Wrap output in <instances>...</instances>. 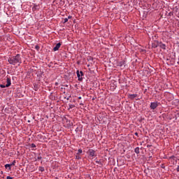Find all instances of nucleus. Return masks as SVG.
Returning a JSON list of instances; mask_svg holds the SVG:
<instances>
[{"mask_svg":"<svg viewBox=\"0 0 179 179\" xmlns=\"http://www.w3.org/2000/svg\"><path fill=\"white\" fill-rule=\"evenodd\" d=\"M76 159H81V157L78 155H77L76 156Z\"/></svg>","mask_w":179,"mask_h":179,"instance_id":"4be33fe9","label":"nucleus"},{"mask_svg":"<svg viewBox=\"0 0 179 179\" xmlns=\"http://www.w3.org/2000/svg\"><path fill=\"white\" fill-rule=\"evenodd\" d=\"M169 159L171 160H174L175 162H177V157H176V156L173 155L171 157H169Z\"/></svg>","mask_w":179,"mask_h":179,"instance_id":"4468645a","label":"nucleus"},{"mask_svg":"<svg viewBox=\"0 0 179 179\" xmlns=\"http://www.w3.org/2000/svg\"><path fill=\"white\" fill-rule=\"evenodd\" d=\"M68 19H72V16L69 15V16L68 17Z\"/></svg>","mask_w":179,"mask_h":179,"instance_id":"c756f323","label":"nucleus"},{"mask_svg":"<svg viewBox=\"0 0 179 179\" xmlns=\"http://www.w3.org/2000/svg\"><path fill=\"white\" fill-rule=\"evenodd\" d=\"M158 47H160L162 50H166V44L162 43V42H159Z\"/></svg>","mask_w":179,"mask_h":179,"instance_id":"0eeeda50","label":"nucleus"},{"mask_svg":"<svg viewBox=\"0 0 179 179\" xmlns=\"http://www.w3.org/2000/svg\"><path fill=\"white\" fill-rule=\"evenodd\" d=\"M78 99H79V100H81V99H82V96H79V97H78Z\"/></svg>","mask_w":179,"mask_h":179,"instance_id":"2f4dec72","label":"nucleus"},{"mask_svg":"<svg viewBox=\"0 0 179 179\" xmlns=\"http://www.w3.org/2000/svg\"><path fill=\"white\" fill-rule=\"evenodd\" d=\"M135 135H136V136H138V132H136Z\"/></svg>","mask_w":179,"mask_h":179,"instance_id":"7c9ffc66","label":"nucleus"},{"mask_svg":"<svg viewBox=\"0 0 179 179\" xmlns=\"http://www.w3.org/2000/svg\"><path fill=\"white\" fill-rule=\"evenodd\" d=\"M67 22H68V18H65L64 23H66Z\"/></svg>","mask_w":179,"mask_h":179,"instance_id":"393cba45","label":"nucleus"},{"mask_svg":"<svg viewBox=\"0 0 179 179\" xmlns=\"http://www.w3.org/2000/svg\"><path fill=\"white\" fill-rule=\"evenodd\" d=\"M67 100H69V98H67Z\"/></svg>","mask_w":179,"mask_h":179,"instance_id":"e433bc0d","label":"nucleus"},{"mask_svg":"<svg viewBox=\"0 0 179 179\" xmlns=\"http://www.w3.org/2000/svg\"><path fill=\"white\" fill-rule=\"evenodd\" d=\"M75 105L71 104L69 105V108H74Z\"/></svg>","mask_w":179,"mask_h":179,"instance_id":"412c9836","label":"nucleus"},{"mask_svg":"<svg viewBox=\"0 0 179 179\" xmlns=\"http://www.w3.org/2000/svg\"><path fill=\"white\" fill-rule=\"evenodd\" d=\"M40 9V6H37L34 4V7L32 8L33 12H35V10H38Z\"/></svg>","mask_w":179,"mask_h":179,"instance_id":"1a4fd4ad","label":"nucleus"},{"mask_svg":"<svg viewBox=\"0 0 179 179\" xmlns=\"http://www.w3.org/2000/svg\"><path fill=\"white\" fill-rule=\"evenodd\" d=\"M152 48H157L159 47V41H155L152 44Z\"/></svg>","mask_w":179,"mask_h":179,"instance_id":"423d86ee","label":"nucleus"},{"mask_svg":"<svg viewBox=\"0 0 179 179\" xmlns=\"http://www.w3.org/2000/svg\"><path fill=\"white\" fill-rule=\"evenodd\" d=\"M38 170H39V171H41V173H43V171H45L44 167H43V166H39Z\"/></svg>","mask_w":179,"mask_h":179,"instance_id":"dca6fc26","label":"nucleus"},{"mask_svg":"<svg viewBox=\"0 0 179 179\" xmlns=\"http://www.w3.org/2000/svg\"><path fill=\"white\" fill-rule=\"evenodd\" d=\"M96 163H100L99 162L96 161Z\"/></svg>","mask_w":179,"mask_h":179,"instance_id":"c9c22d12","label":"nucleus"},{"mask_svg":"<svg viewBox=\"0 0 179 179\" xmlns=\"http://www.w3.org/2000/svg\"><path fill=\"white\" fill-rule=\"evenodd\" d=\"M60 48H61V43H57L55 47L53 48V51H58V50H59Z\"/></svg>","mask_w":179,"mask_h":179,"instance_id":"20e7f679","label":"nucleus"},{"mask_svg":"<svg viewBox=\"0 0 179 179\" xmlns=\"http://www.w3.org/2000/svg\"><path fill=\"white\" fill-rule=\"evenodd\" d=\"M119 66H122L124 65H125V61H122L118 63Z\"/></svg>","mask_w":179,"mask_h":179,"instance_id":"ddd939ff","label":"nucleus"},{"mask_svg":"<svg viewBox=\"0 0 179 179\" xmlns=\"http://www.w3.org/2000/svg\"><path fill=\"white\" fill-rule=\"evenodd\" d=\"M10 167H12V166L9 164H7L5 165V169L8 168V170H10Z\"/></svg>","mask_w":179,"mask_h":179,"instance_id":"2eb2a0df","label":"nucleus"},{"mask_svg":"<svg viewBox=\"0 0 179 179\" xmlns=\"http://www.w3.org/2000/svg\"><path fill=\"white\" fill-rule=\"evenodd\" d=\"M43 159V157H38V160H41Z\"/></svg>","mask_w":179,"mask_h":179,"instance_id":"bb28decb","label":"nucleus"},{"mask_svg":"<svg viewBox=\"0 0 179 179\" xmlns=\"http://www.w3.org/2000/svg\"><path fill=\"white\" fill-rule=\"evenodd\" d=\"M134 152H135V153H136V155H139V153H140L139 147L136 148L134 150Z\"/></svg>","mask_w":179,"mask_h":179,"instance_id":"f8f14e48","label":"nucleus"},{"mask_svg":"<svg viewBox=\"0 0 179 179\" xmlns=\"http://www.w3.org/2000/svg\"><path fill=\"white\" fill-rule=\"evenodd\" d=\"M176 171L179 173V165L178 166Z\"/></svg>","mask_w":179,"mask_h":179,"instance_id":"cd10ccee","label":"nucleus"},{"mask_svg":"<svg viewBox=\"0 0 179 179\" xmlns=\"http://www.w3.org/2000/svg\"><path fill=\"white\" fill-rule=\"evenodd\" d=\"M35 48H36V50H37V51H38V50H40V46H38V45H36L35 46Z\"/></svg>","mask_w":179,"mask_h":179,"instance_id":"a211bd4d","label":"nucleus"},{"mask_svg":"<svg viewBox=\"0 0 179 179\" xmlns=\"http://www.w3.org/2000/svg\"><path fill=\"white\" fill-rule=\"evenodd\" d=\"M6 179H13V178L10 176H7Z\"/></svg>","mask_w":179,"mask_h":179,"instance_id":"a878e982","label":"nucleus"},{"mask_svg":"<svg viewBox=\"0 0 179 179\" xmlns=\"http://www.w3.org/2000/svg\"><path fill=\"white\" fill-rule=\"evenodd\" d=\"M8 62L10 65H16L17 64L20 65V64L22 63V57H20V55L17 54L15 56L8 57Z\"/></svg>","mask_w":179,"mask_h":179,"instance_id":"f257e3e1","label":"nucleus"},{"mask_svg":"<svg viewBox=\"0 0 179 179\" xmlns=\"http://www.w3.org/2000/svg\"><path fill=\"white\" fill-rule=\"evenodd\" d=\"M0 87H1V89H3V88L6 87V85L1 84V85H0Z\"/></svg>","mask_w":179,"mask_h":179,"instance_id":"aec40b11","label":"nucleus"},{"mask_svg":"<svg viewBox=\"0 0 179 179\" xmlns=\"http://www.w3.org/2000/svg\"><path fill=\"white\" fill-rule=\"evenodd\" d=\"M16 164V160H14L12 164H10V166H15Z\"/></svg>","mask_w":179,"mask_h":179,"instance_id":"6ab92c4d","label":"nucleus"},{"mask_svg":"<svg viewBox=\"0 0 179 179\" xmlns=\"http://www.w3.org/2000/svg\"><path fill=\"white\" fill-rule=\"evenodd\" d=\"M80 106H83V103H80Z\"/></svg>","mask_w":179,"mask_h":179,"instance_id":"72a5a7b5","label":"nucleus"},{"mask_svg":"<svg viewBox=\"0 0 179 179\" xmlns=\"http://www.w3.org/2000/svg\"><path fill=\"white\" fill-rule=\"evenodd\" d=\"M83 150H82V149H79L78 150V153H77V155H80V154H82L83 153Z\"/></svg>","mask_w":179,"mask_h":179,"instance_id":"f3484780","label":"nucleus"},{"mask_svg":"<svg viewBox=\"0 0 179 179\" xmlns=\"http://www.w3.org/2000/svg\"><path fill=\"white\" fill-rule=\"evenodd\" d=\"M12 85V83L10 82V78H7V84L6 85V87H9Z\"/></svg>","mask_w":179,"mask_h":179,"instance_id":"9d476101","label":"nucleus"},{"mask_svg":"<svg viewBox=\"0 0 179 179\" xmlns=\"http://www.w3.org/2000/svg\"><path fill=\"white\" fill-rule=\"evenodd\" d=\"M135 97H138V94H129L128 98L130 99V100H134Z\"/></svg>","mask_w":179,"mask_h":179,"instance_id":"39448f33","label":"nucleus"},{"mask_svg":"<svg viewBox=\"0 0 179 179\" xmlns=\"http://www.w3.org/2000/svg\"><path fill=\"white\" fill-rule=\"evenodd\" d=\"M80 75L81 76H83V71H80Z\"/></svg>","mask_w":179,"mask_h":179,"instance_id":"b1692460","label":"nucleus"},{"mask_svg":"<svg viewBox=\"0 0 179 179\" xmlns=\"http://www.w3.org/2000/svg\"><path fill=\"white\" fill-rule=\"evenodd\" d=\"M149 150H150V152H152V150H153V149L150 148Z\"/></svg>","mask_w":179,"mask_h":179,"instance_id":"473e14b6","label":"nucleus"},{"mask_svg":"<svg viewBox=\"0 0 179 179\" xmlns=\"http://www.w3.org/2000/svg\"><path fill=\"white\" fill-rule=\"evenodd\" d=\"M77 76L80 82H82V80H83V78H82V76H80V73H79V70L77 71Z\"/></svg>","mask_w":179,"mask_h":179,"instance_id":"6e6552de","label":"nucleus"},{"mask_svg":"<svg viewBox=\"0 0 179 179\" xmlns=\"http://www.w3.org/2000/svg\"><path fill=\"white\" fill-rule=\"evenodd\" d=\"M147 148H152V145H148Z\"/></svg>","mask_w":179,"mask_h":179,"instance_id":"c85d7f7f","label":"nucleus"},{"mask_svg":"<svg viewBox=\"0 0 179 179\" xmlns=\"http://www.w3.org/2000/svg\"><path fill=\"white\" fill-rule=\"evenodd\" d=\"M158 106H159L158 102H152L150 103V108L151 110H156V108H157Z\"/></svg>","mask_w":179,"mask_h":179,"instance_id":"7ed1b4c3","label":"nucleus"},{"mask_svg":"<svg viewBox=\"0 0 179 179\" xmlns=\"http://www.w3.org/2000/svg\"><path fill=\"white\" fill-rule=\"evenodd\" d=\"M66 122H67V127L69 128H71V127H73V123L71 122V121H68V119H66Z\"/></svg>","mask_w":179,"mask_h":179,"instance_id":"9b49d317","label":"nucleus"},{"mask_svg":"<svg viewBox=\"0 0 179 179\" xmlns=\"http://www.w3.org/2000/svg\"><path fill=\"white\" fill-rule=\"evenodd\" d=\"M177 115H178V117H179V113H177Z\"/></svg>","mask_w":179,"mask_h":179,"instance_id":"f704fd0d","label":"nucleus"},{"mask_svg":"<svg viewBox=\"0 0 179 179\" xmlns=\"http://www.w3.org/2000/svg\"><path fill=\"white\" fill-rule=\"evenodd\" d=\"M31 148H36V144L32 143V144L31 145Z\"/></svg>","mask_w":179,"mask_h":179,"instance_id":"5701e85b","label":"nucleus"},{"mask_svg":"<svg viewBox=\"0 0 179 179\" xmlns=\"http://www.w3.org/2000/svg\"><path fill=\"white\" fill-rule=\"evenodd\" d=\"M87 155L90 157H96V151L93 149H90L87 151Z\"/></svg>","mask_w":179,"mask_h":179,"instance_id":"f03ea898","label":"nucleus"}]
</instances>
